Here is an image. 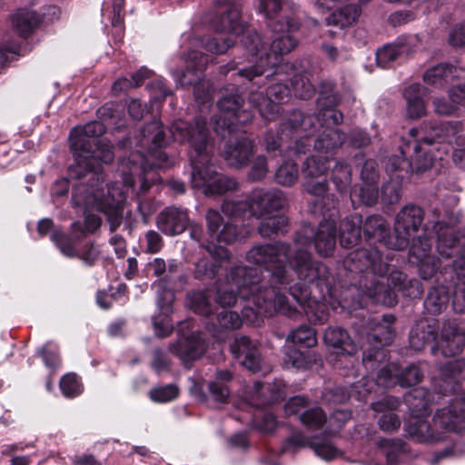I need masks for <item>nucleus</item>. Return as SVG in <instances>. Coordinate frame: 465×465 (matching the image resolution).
Masks as SVG:
<instances>
[{
	"label": "nucleus",
	"instance_id": "f257e3e1",
	"mask_svg": "<svg viewBox=\"0 0 465 465\" xmlns=\"http://www.w3.org/2000/svg\"><path fill=\"white\" fill-rule=\"evenodd\" d=\"M143 145L151 143L148 155L133 154L125 163L122 162L123 184L117 183L107 186V197L105 198L104 189L102 186L104 176H88L85 182L74 185L71 204L73 208L85 214L84 226L80 223L72 224L73 233L94 232L101 225V219L91 212L96 210L107 216L112 231L115 230L121 223L122 207L126 194L134 184V176L143 174L142 190H147L151 183L145 177L149 171L166 167L167 155L160 149L167 142L162 124L154 120L142 130Z\"/></svg>",
	"mask_w": 465,
	"mask_h": 465
},
{
	"label": "nucleus",
	"instance_id": "f03ea898",
	"mask_svg": "<svg viewBox=\"0 0 465 465\" xmlns=\"http://www.w3.org/2000/svg\"><path fill=\"white\" fill-rule=\"evenodd\" d=\"M246 260L270 271V281L275 286H263L274 288L280 294L288 289L310 322L322 324L328 320L327 298L331 296L334 280L328 268L313 260L309 252L282 242L260 244L248 251Z\"/></svg>",
	"mask_w": 465,
	"mask_h": 465
},
{
	"label": "nucleus",
	"instance_id": "7ed1b4c3",
	"mask_svg": "<svg viewBox=\"0 0 465 465\" xmlns=\"http://www.w3.org/2000/svg\"><path fill=\"white\" fill-rule=\"evenodd\" d=\"M238 296L245 302L242 317L251 323H256L262 315L273 312L290 317L295 314L284 294L261 284V271L255 268L244 265L232 268L226 282L217 289L216 301L223 308L231 307L236 304Z\"/></svg>",
	"mask_w": 465,
	"mask_h": 465
},
{
	"label": "nucleus",
	"instance_id": "20e7f679",
	"mask_svg": "<svg viewBox=\"0 0 465 465\" xmlns=\"http://www.w3.org/2000/svg\"><path fill=\"white\" fill-rule=\"evenodd\" d=\"M391 252H383L378 248H361L351 252L344 260L345 268L352 272H364L366 294L374 302L386 306L397 303L393 288L402 290L403 294L410 297L420 295L417 281H406V275L395 271L390 262Z\"/></svg>",
	"mask_w": 465,
	"mask_h": 465
},
{
	"label": "nucleus",
	"instance_id": "39448f33",
	"mask_svg": "<svg viewBox=\"0 0 465 465\" xmlns=\"http://www.w3.org/2000/svg\"><path fill=\"white\" fill-rule=\"evenodd\" d=\"M170 133L173 140L188 143L191 146L189 157L193 168V188L201 190L205 195L210 196L223 194L237 188V182L233 178L216 173L209 165L212 144L205 119L196 118L193 125L183 120H176L172 124Z\"/></svg>",
	"mask_w": 465,
	"mask_h": 465
},
{
	"label": "nucleus",
	"instance_id": "423d86ee",
	"mask_svg": "<svg viewBox=\"0 0 465 465\" xmlns=\"http://www.w3.org/2000/svg\"><path fill=\"white\" fill-rule=\"evenodd\" d=\"M393 321L394 317L392 315L384 316V322H377L368 333L369 341L376 343L371 350L365 351L363 353L361 366L365 368L368 373L351 386V390L350 392H347L343 388H337L333 391L325 393L324 398L327 401L334 403H342L350 397H354L361 401L364 400L376 385L382 387L400 385L401 371L396 363H388L381 368L375 382L369 379V374L386 357L385 351L381 347L390 344L393 339V330L391 326Z\"/></svg>",
	"mask_w": 465,
	"mask_h": 465
},
{
	"label": "nucleus",
	"instance_id": "0eeeda50",
	"mask_svg": "<svg viewBox=\"0 0 465 465\" xmlns=\"http://www.w3.org/2000/svg\"><path fill=\"white\" fill-rule=\"evenodd\" d=\"M465 367L463 359L450 361L442 368L441 372L445 376L444 383L450 386L451 392L455 399L450 404L439 410L433 418V426L428 423L422 417H413L407 425L409 435L415 440L425 443H432L442 440L443 432H435L438 428L447 430L461 432L465 430V392L460 382L454 381L452 378L460 373Z\"/></svg>",
	"mask_w": 465,
	"mask_h": 465
},
{
	"label": "nucleus",
	"instance_id": "6e6552de",
	"mask_svg": "<svg viewBox=\"0 0 465 465\" xmlns=\"http://www.w3.org/2000/svg\"><path fill=\"white\" fill-rule=\"evenodd\" d=\"M272 29L270 44L249 28L242 33L241 44L250 53L255 64L250 68L239 71L241 76L249 81L263 74L268 68L277 66L282 61V55L288 54L297 45V40L291 35L300 27V19L288 18L286 23L280 20L269 25Z\"/></svg>",
	"mask_w": 465,
	"mask_h": 465
},
{
	"label": "nucleus",
	"instance_id": "1a4fd4ad",
	"mask_svg": "<svg viewBox=\"0 0 465 465\" xmlns=\"http://www.w3.org/2000/svg\"><path fill=\"white\" fill-rule=\"evenodd\" d=\"M104 132V124L96 121L72 130L70 143L74 156V163L69 168L72 178L103 176L101 164L114 159L112 145L99 139Z\"/></svg>",
	"mask_w": 465,
	"mask_h": 465
},
{
	"label": "nucleus",
	"instance_id": "9d476101",
	"mask_svg": "<svg viewBox=\"0 0 465 465\" xmlns=\"http://www.w3.org/2000/svg\"><path fill=\"white\" fill-rule=\"evenodd\" d=\"M342 114L332 107L322 109L318 117L313 115H303L300 111L292 112L287 121L281 125L277 135L272 132L265 134L263 146L268 153L279 151L287 138H302L309 136L316 128V124L337 125L342 122Z\"/></svg>",
	"mask_w": 465,
	"mask_h": 465
},
{
	"label": "nucleus",
	"instance_id": "9b49d317",
	"mask_svg": "<svg viewBox=\"0 0 465 465\" xmlns=\"http://www.w3.org/2000/svg\"><path fill=\"white\" fill-rule=\"evenodd\" d=\"M464 126L461 122L424 123L422 126L410 130V135L417 141L432 148L436 144L447 153L453 143V161L460 167L465 166V147L461 140ZM440 150V148H437Z\"/></svg>",
	"mask_w": 465,
	"mask_h": 465
},
{
	"label": "nucleus",
	"instance_id": "f8f14e48",
	"mask_svg": "<svg viewBox=\"0 0 465 465\" xmlns=\"http://www.w3.org/2000/svg\"><path fill=\"white\" fill-rule=\"evenodd\" d=\"M436 340V347L431 348L433 354L440 351L445 357H452L460 354L465 348V322L449 320L442 324L440 338L437 339L432 331L427 335L420 336L418 330L411 331L410 342L413 349L421 350L430 341Z\"/></svg>",
	"mask_w": 465,
	"mask_h": 465
},
{
	"label": "nucleus",
	"instance_id": "ddd939ff",
	"mask_svg": "<svg viewBox=\"0 0 465 465\" xmlns=\"http://www.w3.org/2000/svg\"><path fill=\"white\" fill-rule=\"evenodd\" d=\"M285 204V197L277 189H255L249 202L226 201L223 204V212L234 218L251 214L254 217H263L281 210Z\"/></svg>",
	"mask_w": 465,
	"mask_h": 465
},
{
	"label": "nucleus",
	"instance_id": "4468645a",
	"mask_svg": "<svg viewBox=\"0 0 465 465\" xmlns=\"http://www.w3.org/2000/svg\"><path fill=\"white\" fill-rule=\"evenodd\" d=\"M233 0H216L220 5H229L226 14L221 15L213 21V28L221 33H225L228 37H214L202 39L201 43L206 51L214 54L225 53L247 29L245 25L240 21V10L236 5H232Z\"/></svg>",
	"mask_w": 465,
	"mask_h": 465
},
{
	"label": "nucleus",
	"instance_id": "2eb2a0df",
	"mask_svg": "<svg viewBox=\"0 0 465 465\" xmlns=\"http://www.w3.org/2000/svg\"><path fill=\"white\" fill-rule=\"evenodd\" d=\"M435 155H432V148L424 143L415 141L401 147V155L391 157L386 163V170L390 173H420L430 168L433 164ZM396 178H403V174L395 175Z\"/></svg>",
	"mask_w": 465,
	"mask_h": 465
},
{
	"label": "nucleus",
	"instance_id": "dca6fc26",
	"mask_svg": "<svg viewBox=\"0 0 465 465\" xmlns=\"http://www.w3.org/2000/svg\"><path fill=\"white\" fill-rule=\"evenodd\" d=\"M437 234L436 250L440 259L450 260L453 271L459 276H465V238L454 226L437 222L434 224Z\"/></svg>",
	"mask_w": 465,
	"mask_h": 465
},
{
	"label": "nucleus",
	"instance_id": "f3484780",
	"mask_svg": "<svg viewBox=\"0 0 465 465\" xmlns=\"http://www.w3.org/2000/svg\"><path fill=\"white\" fill-rule=\"evenodd\" d=\"M185 72H172L175 82L181 86L194 85L196 101L202 104L209 102L212 91L204 82H202L203 72L208 63V56L198 51H192L185 58Z\"/></svg>",
	"mask_w": 465,
	"mask_h": 465
},
{
	"label": "nucleus",
	"instance_id": "a211bd4d",
	"mask_svg": "<svg viewBox=\"0 0 465 465\" xmlns=\"http://www.w3.org/2000/svg\"><path fill=\"white\" fill-rule=\"evenodd\" d=\"M336 215L331 213L330 217L324 219L316 232L311 227H304L298 233L294 249L304 251L302 247L310 244L313 239V244L316 252L320 255L330 256L332 254L336 245Z\"/></svg>",
	"mask_w": 465,
	"mask_h": 465
},
{
	"label": "nucleus",
	"instance_id": "6ab92c4d",
	"mask_svg": "<svg viewBox=\"0 0 465 465\" xmlns=\"http://www.w3.org/2000/svg\"><path fill=\"white\" fill-rule=\"evenodd\" d=\"M205 221L209 237L212 241H216L219 244L230 243L238 237L237 226L224 223L219 212L209 209L205 214ZM207 251L215 260L229 259V252L222 245L214 243L206 246Z\"/></svg>",
	"mask_w": 465,
	"mask_h": 465
},
{
	"label": "nucleus",
	"instance_id": "aec40b11",
	"mask_svg": "<svg viewBox=\"0 0 465 465\" xmlns=\"http://www.w3.org/2000/svg\"><path fill=\"white\" fill-rule=\"evenodd\" d=\"M242 98L239 94L223 96L218 102L220 115L214 120V130L225 137V132L229 134L237 131L238 124H244L252 121L250 112L242 109Z\"/></svg>",
	"mask_w": 465,
	"mask_h": 465
},
{
	"label": "nucleus",
	"instance_id": "412c9836",
	"mask_svg": "<svg viewBox=\"0 0 465 465\" xmlns=\"http://www.w3.org/2000/svg\"><path fill=\"white\" fill-rule=\"evenodd\" d=\"M422 222V211L415 205L404 207L397 215L393 239L387 242L388 248L394 250L404 249L411 237L418 232Z\"/></svg>",
	"mask_w": 465,
	"mask_h": 465
},
{
	"label": "nucleus",
	"instance_id": "4be33fe9",
	"mask_svg": "<svg viewBox=\"0 0 465 465\" xmlns=\"http://www.w3.org/2000/svg\"><path fill=\"white\" fill-rule=\"evenodd\" d=\"M409 251L410 260L419 267V273L424 280L432 278L441 266V260L430 253L431 243L427 237H411Z\"/></svg>",
	"mask_w": 465,
	"mask_h": 465
},
{
	"label": "nucleus",
	"instance_id": "5701e85b",
	"mask_svg": "<svg viewBox=\"0 0 465 465\" xmlns=\"http://www.w3.org/2000/svg\"><path fill=\"white\" fill-rule=\"evenodd\" d=\"M291 93L292 90L286 84L278 83L268 87L266 97L262 93H252L250 102L264 118L272 119L280 112V104L287 100Z\"/></svg>",
	"mask_w": 465,
	"mask_h": 465
},
{
	"label": "nucleus",
	"instance_id": "b1692460",
	"mask_svg": "<svg viewBox=\"0 0 465 465\" xmlns=\"http://www.w3.org/2000/svg\"><path fill=\"white\" fill-rule=\"evenodd\" d=\"M310 446L314 452L322 460H331L341 456V451L337 449L329 437H319L309 440L302 433H293L290 436L282 446L283 452L294 450L296 448Z\"/></svg>",
	"mask_w": 465,
	"mask_h": 465
},
{
	"label": "nucleus",
	"instance_id": "393cba45",
	"mask_svg": "<svg viewBox=\"0 0 465 465\" xmlns=\"http://www.w3.org/2000/svg\"><path fill=\"white\" fill-rule=\"evenodd\" d=\"M323 340L328 346L336 349L337 353L345 356L346 362L351 363V371L345 372V375L355 376L360 373L359 370L354 371L355 360L353 355L357 351V346L344 329L339 327L328 328L324 332Z\"/></svg>",
	"mask_w": 465,
	"mask_h": 465
},
{
	"label": "nucleus",
	"instance_id": "a878e982",
	"mask_svg": "<svg viewBox=\"0 0 465 465\" xmlns=\"http://www.w3.org/2000/svg\"><path fill=\"white\" fill-rule=\"evenodd\" d=\"M190 223L187 209L175 206L164 208L156 218L157 228L168 236L183 233Z\"/></svg>",
	"mask_w": 465,
	"mask_h": 465
},
{
	"label": "nucleus",
	"instance_id": "bb28decb",
	"mask_svg": "<svg viewBox=\"0 0 465 465\" xmlns=\"http://www.w3.org/2000/svg\"><path fill=\"white\" fill-rule=\"evenodd\" d=\"M285 384L282 380H276L273 383L255 382L246 392V401L254 407L260 408L279 401L284 394Z\"/></svg>",
	"mask_w": 465,
	"mask_h": 465
},
{
	"label": "nucleus",
	"instance_id": "cd10ccee",
	"mask_svg": "<svg viewBox=\"0 0 465 465\" xmlns=\"http://www.w3.org/2000/svg\"><path fill=\"white\" fill-rule=\"evenodd\" d=\"M231 351L249 371L256 372L261 370L262 358L255 341L245 336L236 337L231 345Z\"/></svg>",
	"mask_w": 465,
	"mask_h": 465
},
{
	"label": "nucleus",
	"instance_id": "c85d7f7f",
	"mask_svg": "<svg viewBox=\"0 0 465 465\" xmlns=\"http://www.w3.org/2000/svg\"><path fill=\"white\" fill-rule=\"evenodd\" d=\"M258 12L272 23L281 21L286 23L288 18L299 19V6L290 0H257Z\"/></svg>",
	"mask_w": 465,
	"mask_h": 465
},
{
	"label": "nucleus",
	"instance_id": "c756f323",
	"mask_svg": "<svg viewBox=\"0 0 465 465\" xmlns=\"http://www.w3.org/2000/svg\"><path fill=\"white\" fill-rule=\"evenodd\" d=\"M153 288L156 289L158 298L157 306L163 314V317H154L153 319L154 331L157 336L165 337L173 331V324L167 317L171 312V306L173 302V293L167 289L163 288L161 282H155Z\"/></svg>",
	"mask_w": 465,
	"mask_h": 465
},
{
	"label": "nucleus",
	"instance_id": "7c9ffc66",
	"mask_svg": "<svg viewBox=\"0 0 465 465\" xmlns=\"http://www.w3.org/2000/svg\"><path fill=\"white\" fill-rule=\"evenodd\" d=\"M51 239L64 255L70 258L78 256L87 265H93L99 256V250L94 244L86 245L82 252L78 253L72 238L61 232L54 231Z\"/></svg>",
	"mask_w": 465,
	"mask_h": 465
},
{
	"label": "nucleus",
	"instance_id": "2f4dec72",
	"mask_svg": "<svg viewBox=\"0 0 465 465\" xmlns=\"http://www.w3.org/2000/svg\"><path fill=\"white\" fill-rule=\"evenodd\" d=\"M415 36L399 38L395 43L384 45L376 52V61L379 66L385 68L391 62L410 54L416 43Z\"/></svg>",
	"mask_w": 465,
	"mask_h": 465
},
{
	"label": "nucleus",
	"instance_id": "473e14b6",
	"mask_svg": "<svg viewBox=\"0 0 465 465\" xmlns=\"http://www.w3.org/2000/svg\"><path fill=\"white\" fill-rule=\"evenodd\" d=\"M462 77H465V68L448 64L431 66L423 74L424 82L436 87H443L445 84H451L454 79Z\"/></svg>",
	"mask_w": 465,
	"mask_h": 465
},
{
	"label": "nucleus",
	"instance_id": "72a5a7b5",
	"mask_svg": "<svg viewBox=\"0 0 465 465\" xmlns=\"http://www.w3.org/2000/svg\"><path fill=\"white\" fill-rule=\"evenodd\" d=\"M428 90L418 83L408 85L403 91V97L406 101V114L410 118H420L426 114L425 97Z\"/></svg>",
	"mask_w": 465,
	"mask_h": 465
},
{
	"label": "nucleus",
	"instance_id": "f704fd0d",
	"mask_svg": "<svg viewBox=\"0 0 465 465\" xmlns=\"http://www.w3.org/2000/svg\"><path fill=\"white\" fill-rule=\"evenodd\" d=\"M399 405V400L391 396H384L380 401L371 404V408L374 411L384 412L378 421L382 430L392 432L400 428L401 420L399 417L391 412V411L397 409Z\"/></svg>",
	"mask_w": 465,
	"mask_h": 465
},
{
	"label": "nucleus",
	"instance_id": "c9c22d12",
	"mask_svg": "<svg viewBox=\"0 0 465 465\" xmlns=\"http://www.w3.org/2000/svg\"><path fill=\"white\" fill-rule=\"evenodd\" d=\"M170 351L183 363L198 359L204 351L203 341L197 335L182 338L170 346Z\"/></svg>",
	"mask_w": 465,
	"mask_h": 465
},
{
	"label": "nucleus",
	"instance_id": "e433bc0d",
	"mask_svg": "<svg viewBox=\"0 0 465 465\" xmlns=\"http://www.w3.org/2000/svg\"><path fill=\"white\" fill-rule=\"evenodd\" d=\"M253 153V143L246 137H242L230 144L224 151L228 164L234 167L245 166Z\"/></svg>",
	"mask_w": 465,
	"mask_h": 465
},
{
	"label": "nucleus",
	"instance_id": "4c0bfd02",
	"mask_svg": "<svg viewBox=\"0 0 465 465\" xmlns=\"http://www.w3.org/2000/svg\"><path fill=\"white\" fill-rule=\"evenodd\" d=\"M11 25L20 36L25 37L41 22V16L31 8H20L10 17Z\"/></svg>",
	"mask_w": 465,
	"mask_h": 465
},
{
	"label": "nucleus",
	"instance_id": "58836bf2",
	"mask_svg": "<svg viewBox=\"0 0 465 465\" xmlns=\"http://www.w3.org/2000/svg\"><path fill=\"white\" fill-rule=\"evenodd\" d=\"M448 102L445 98H437L433 102L434 111L440 115L454 114L460 106L465 107V87L457 85L449 91Z\"/></svg>",
	"mask_w": 465,
	"mask_h": 465
},
{
	"label": "nucleus",
	"instance_id": "ea45409f",
	"mask_svg": "<svg viewBox=\"0 0 465 465\" xmlns=\"http://www.w3.org/2000/svg\"><path fill=\"white\" fill-rule=\"evenodd\" d=\"M345 140L344 134L338 129L326 128L315 141L314 147L319 155L332 156L335 150L341 146Z\"/></svg>",
	"mask_w": 465,
	"mask_h": 465
},
{
	"label": "nucleus",
	"instance_id": "a19ab883",
	"mask_svg": "<svg viewBox=\"0 0 465 465\" xmlns=\"http://www.w3.org/2000/svg\"><path fill=\"white\" fill-rule=\"evenodd\" d=\"M363 232L368 239L383 243L388 247L387 242L393 239L392 235H388V225L382 217L379 215L370 216L363 224Z\"/></svg>",
	"mask_w": 465,
	"mask_h": 465
},
{
	"label": "nucleus",
	"instance_id": "79ce46f5",
	"mask_svg": "<svg viewBox=\"0 0 465 465\" xmlns=\"http://www.w3.org/2000/svg\"><path fill=\"white\" fill-rule=\"evenodd\" d=\"M361 219L358 215L345 218L340 225V242L344 248L356 244L361 236Z\"/></svg>",
	"mask_w": 465,
	"mask_h": 465
},
{
	"label": "nucleus",
	"instance_id": "37998d69",
	"mask_svg": "<svg viewBox=\"0 0 465 465\" xmlns=\"http://www.w3.org/2000/svg\"><path fill=\"white\" fill-rule=\"evenodd\" d=\"M413 417L424 416L429 413L430 393L423 388H415L404 396Z\"/></svg>",
	"mask_w": 465,
	"mask_h": 465
},
{
	"label": "nucleus",
	"instance_id": "c03bdc74",
	"mask_svg": "<svg viewBox=\"0 0 465 465\" xmlns=\"http://www.w3.org/2000/svg\"><path fill=\"white\" fill-rule=\"evenodd\" d=\"M379 447L386 456L389 465H397L403 460L408 451V447L401 440L381 439L378 442Z\"/></svg>",
	"mask_w": 465,
	"mask_h": 465
},
{
	"label": "nucleus",
	"instance_id": "a18cd8bd",
	"mask_svg": "<svg viewBox=\"0 0 465 465\" xmlns=\"http://www.w3.org/2000/svg\"><path fill=\"white\" fill-rule=\"evenodd\" d=\"M232 374L231 371H218L216 372L215 380L210 381L208 388L212 398L218 402H225L230 395L227 382L232 381Z\"/></svg>",
	"mask_w": 465,
	"mask_h": 465
},
{
	"label": "nucleus",
	"instance_id": "49530a36",
	"mask_svg": "<svg viewBox=\"0 0 465 465\" xmlns=\"http://www.w3.org/2000/svg\"><path fill=\"white\" fill-rule=\"evenodd\" d=\"M449 299L446 287L437 286L430 290L424 302V307L430 313L439 314L446 309Z\"/></svg>",
	"mask_w": 465,
	"mask_h": 465
},
{
	"label": "nucleus",
	"instance_id": "de8ad7c7",
	"mask_svg": "<svg viewBox=\"0 0 465 465\" xmlns=\"http://www.w3.org/2000/svg\"><path fill=\"white\" fill-rule=\"evenodd\" d=\"M360 15V8L357 5H350L328 16L326 23L328 25H333L341 29L356 22Z\"/></svg>",
	"mask_w": 465,
	"mask_h": 465
},
{
	"label": "nucleus",
	"instance_id": "09e8293b",
	"mask_svg": "<svg viewBox=\"0 0 465 465\" xmlns=\"http://www.w3.org/2000/svg\"><path fill=\"white\" fill-rule=\"evenodd\" d=\"M378 174L371 170V182L366 183V185H361L359 189L354 188L351 191V197H359V200L366 204L372 205L378 199V186H377Z\"/></svg>",
	"mask_w": 465,
	"mask_h": 465
},
{
	"label": "nucleus",
	"instance_id": "8fccbe9b",
	"mask_svg": "<svg viewBox=\"0 0 465 465\" xmlns=\"http://www.w3.org/2000/svg\"><path fill=\"white\" fill-rule=\"evenodd\" d=\"M256 218L261 220L258 230L260 234L264 238L282 231L287 225V219L282 215L275 213Z\"/></svg>",
	"mask_w": 465,
	"mask_h": 465
},
{
	"label": "nucleus",
	"instance_id": "3c124183",
	"mask_svg": "<svg viewBox=\"0 0 465 465\" xmlns=\"http://www.w3.org/2000/svg\"><path fill=\"white\" fill-rule=\"evenodd\" d=\"M328 156L313 155L308 158L302 167V173L305 178H321L324 177L328 170Z\"/></svg>",
	"mask_w": 465,
	"mask_h": 465
},
{
	"label": "nucleus",
	"instance_id": "603ef678",
	"mask_svg": "<svg viewBox=\"0 0 465 465\" xmlns=\"http://www.w3.org/2000/svg\"><path fill=\"white\" fill-rule=\"evenodd\" d=\"M287 342L307 348L313 347L317 344L316 331L311 327L302 325L288 335Z\"/></svg>",
	"mask_w": 465,
	"mask_h": 465
},
{
	"label": "nucleus",
	"instance_id": "864d4df0",
	"mask_svg": "<svg viewBox=\"0 0 465 465\" xmlns=\"http://www.w3.org/2000/svg\"><path fill=\"white\" fill-rule=\"evenodd\" d=\"M331 180L338 191H347L351 183V168L343 162H337L331 170Z\"/></svg>",
	"mask_w": 465,
	"mask_h": 465
},
{
	"label": "nucleus",
	"instance_id": "5fc2aeb1",
	"mask_svg": "<svg viewBox=\"0 0 465 465\" xmlns=\"http://www.w3.org/2000/svg\"><path fill=\"white\" fill-rule=\"evenodd\" d=\"M298 167L292 162L283 163L275 173L276 182L283 186H291L296 183L298 179Z\"/></svg>",
	"mask_w": 465,
	"mask_h": 465
},
{
	"label": "nucleus",
	"instance_id": "6e6d98bb",
	"mask_svg": "<svg viewBox=\"0 0 465 465\" xmlns=\"http://www.w3.org/2000/svg\"><path fill=\"white\" fill-rule=\"evenodd\" d=\"M187 302L195 313L208 316L212 312V306L205 292H195L187 295Z\"/></svg>",
	"mask_w": 465,
	"mask_h": 465
},
{
	"label": "nucleus",
	"instance_id": "4d7b16f0",
	"mask_svg": "<svg viewBox=\"0 0 465 465\" xmlns=\"http://www.w3.org/2000/svg\"><path fill=\"white\" fill-rule=\"evenodd\" d=\"M303 425L312 430L320 429L326 420V415L321 408L306 410L300 417Z\"/></svg>",
	"mask_w": 465,
	"mask_h": 465
},
{
	"label": "nucleus",
	"instance_id": "13d9d810",
	"mask_svg": "<svg viewBox=\"0 0 465 465\" xmlns=\"http://www.w3.org/2000/svg\"><path fill=\"white\" fill-rule=\"evenodd\" d=\"M60 389L67 398L76 397L83 391L82 383L74 373H67L62 377Z\"/></svg>",
	"mask_w": 465,
	"mask_h": 465
},
{
	"label": "nucleus",
	"instance_id": "bf43d9fd",
	"mask_svg": "<svg viewBox=\"0 0 465 465\" xmlns=\"http://www.w3.org/2000/svg\"><path fill=\"white\" fill-rule=\"evenodd\" d=\"M179 394V389L173 384L160 386L150 391L149 396L153 401L163 403L173 401Z\"/></svg>",
	"mask_w": 465,
	"mask_h": 465
},
{
	"label": "nucleus",
	"instance_id": "052dcab7",
	"mask_svg": "<svg viewBox=\"0 0 465 465\" xmlns=\"http://www.w3.org/2000/svg\"><path fill=\"white\" fill-rule=\"evenodd\" d=\"M292 91L294 95L302 99L311 98L314 94V87L307 75H296L292 80Z\"/></svg>",
	"mask_w": 465,
	"mask_h": 465
},
{
	"label": "nucleus",
	"instance_id": "680f3d73",
	"mask_svg": "<svg viewBox=\"0 0 465 465\" xmlns=\"http://www.w3.org/2000/svg\"><path fill=\"white\" fill-rule=\"evenodd\" d=\"M284 362L287 367L305 369L312 362V357L309 353L302 352L299 350L288 349Z\"/></svg>",
	"mask_w": 465,
	"mask_h": 465
},
{
	"label": "nucleus",
	"instance_id": "e2e57ef3",
	"mask_svg": "<svg viewBox=\"0 0 465 465\" xmlns=\"http://www.w3.org/2000/svg\"><path fill=\"white\" fill-rule=\"evenodd\" d=\"M242 320L244 319H242L237 312L225 309L217 315L218 324L223 329H238L241 327Z\"/></svg>",
	"mask_w": 465,
	"mask_h": 465
},
{
	"label": "nucleus",
	"instance_id": "0e129e2a",
	"mask_svg": "<svg viewBox=\"0 0 465 465\" xmlns=\"http://www.w3.org/2000/svg\"><path fill=\"white\" fill-rule=\"evenodd\" d=\"M306 179V182L303 183L304 190L311 195L323 198L328 187L325 177Z\"/></svg>",
	"mask_w": 465,
	"mask_h": 465
},
{
	"label": "nucleus",
	"instance_id": "69168bd1",
	"mask_svg": "<svg viewBox=\"0 0 465 465\" xmlns=\"http://www.w3.org/2000/svg\"><path fill=\"white\" fill-rule=\"evenodd\" d=\"M423 373L417 365H411L401 371L400 385L401 387H410L418 384L422 379Z\"/></svg>",
	"mask_w": 465,
	"mask_h": 465
},
{
	"label": "nucleus",
	"instance_id": "338daca9",
	"mask_svg": "<svg viewBox=\"0 0 465 465\" xmlns=\"http://www.w3.org/2000/svg\"><path fill=\"white\" fill-rule=\"evenodd\" d=\"M45 366L49 369H57L60 366V359L58 356V350L51 343H46L39 351Z\"/></svg>",
	"mask_w": 465,
	"mask_h": 465
},
{
	"label": "nucleus",
	"instance_id": "774afa93",
	"mask_svg": "<svg viewBox=\"0 0 465 465\" xmlns=\"http://www.w3.org/2000/svg\"><path fill=\"white\" fill-rule=\"evenodd\" d=\"M267 173V160L263 155H259L253 160L248 176L252 181H260L265 177Z\"/></svg>",
	"mask_w": 465,
	"mask_h": 465
}]
</instances>
